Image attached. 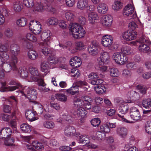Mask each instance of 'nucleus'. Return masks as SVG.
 Segmentation results:
<instances>
[{"label": "nucleus", "instance_id": "1", "mask_svg": "<svg viewBox=\"0 0 151 151\" xmlns=\"http://www.w3.org/2000/svg\"><path fill=\"white\" fill-rule=\"evenodd\" d=\"M70 34L75 39H81L84 37L86 32L83 27L77 23H72L69 27Z\"/></svg>", "mask_w": 151, "mask_h": 151}, {"label": "nucleus", "instance_id": "2", "mask_svg": "<svg viewBox=\"0 0 151 151\" xmlns=\"http://www.w3.org/2000/svg\"><path fill=\"white\" fill-rule=\"evenodd\" d=\"M17 64H15L11 65H6L5 68L7 72H9L12 70L16 76H20L22 78H26L28 76V70L25 67H20L18 68Z\"/></svg>", "mask_w": 151, "mask_h": 151}, {"label": "nucleus", "instance_id": "3", "mask_svg": "<svg viewBox=\"0 0 151 151\" xmlns=\"http://www.w3.org/2000/svg\"><path fill=\"white\" fill-rule=\"evenodd\" d=\"M93 99L87 96H84L82 97H76L73 100L74 105L76 107L83 106L88 109L91 108V103Z\"/></svg>", "mask_w": 151, "mask_h": 151}, {"label": "nucleus", "instance_id": "4", "mask_svg": "<svg viewBox=\"0 0 151 151\" xmlns=\"http://www.w3.org/2000/svg\"><path fill=\"white\" fill-rule=\"evenodd\" d=\"M20 52L19 47L15 44H12L10 47V61L4 65V68H6V65H11L15 64H17L18 59L17 57Z\"/></svg>", "mask_w": 151, "mask_h": 151}, {"label": "nucleus", "instance_id": "5", "mask_svg": "<svg viewBox=\"0 0 151 151\" xmlns=\"http://www.w3.org/2000/svg\"><path fill=\"white\" fill-rule=\"evenodd\" d=\"M21 88L22 90L20 91L21 94L28 98L30 102H35L37 95L36 90L30 88H27V87Z\"/></svg>", "mask_w": 151, "mask_h": 151}, {"label": "nucleus", "instance_id": "6", "mask_svg": "<svg viewBox=\"0 0 151 151\" xmlns=\"http://www.w3.org/2000/svg\"><path fill=\"white\" fill-rule=\"evenodd\" d=\"M112 58L115 62L117 64L124 65L126 63L128 60V57L126 55L122 54L121 52H114Z\"/></svg>", "mask_w": 151, "mask_h": 151}, {"label": "nucleus", "instance_id": "7", "mask_svg": "<svg viewBox=\"0 0 151 151\" xmlns=\"http://www.w3.org/2000/svg\"><path fill=\"white\" fill-rule=\"evenodd\" d=\"M29 29L35 35L39 34L41 31V26L40 22L36 20L31 21L29 23Z\"/></svg>", "mask_w": 151, "mask_h": 151}, {"label": "nucleus", "instance_id": "8", "mask_svg": "<svg viewBox=\"0 0 151 151\" xmlns=\"http://www.w3.org/2000/svg\"><path fill=\"white\" fill-rule=\"evenodd\" d=\"M110 61V56L108 52L103 51L100 54V56L97 59V63L100 64L104 63L107 65Z\"/></svg>", "mask_w": 151, "mask_h": 151}, {"label": "nucleus", "instance_id": "9", "mask_svg": "<svg viewBox=\"0 0 151 151\" xmlns=\"http://www.w3.org/2000/svg\"><path fill=\"white\" fill-rule=\"evenodd\" d=\"M88 49L89 54L93 55H95L99 53L100 47L98 42L93 41L88 45Z\"/></svg>", "mask_w": 151, "mask_h": 151}, {"label": "nucleus", "instance_id": "10", "mask_svg": "<svg viewBox=\"0 0 151 151\" xmlns=\"http://www.w3.org/2000/svg\"><path fill=\"white\" fill-rule=\"evenodd\" d=\"M64 133L66 136L69 137H72L74 136L78 137L80 135V133L76 132L75 128L71 126H67L65 127Z\"/></svg>", "mask_w": 151, "mask_h": 151}, {"label": "nucleus", "instance_id": "11", "mask_svg": "<svg viewBox=\"0 0 151 151\" xmlns=\"http://www.w3.org/2000/svg\"><path fill=\"white\" fill-rule=\"evenodd\" d=\"M89 80H91V83L92 85L101 84L103 82V80L101 78L100 75L96 72L91 73L88 76Z\"/></svg>", "mask_w": 151, "mask_h": 151}, {"label": "nucleus", "instance_id": "12", "mask_svg": "<svg viewBox=\"0 0 151 151\" xmlns=\"http://www.w3.org/2000/svg\"><path fill=\"white\" fill-rule=\"evenodd\" d=\"M113 18L111 16L107 14L103 16L101 18L100 22L104 27H109L113 23Z\"/></svg>", "mask_w": 151, "mask_h": 151}, {"label": "nucleus", "instance_id": "13", "mask_svg": "<svg viewBox=\"0 0 151 151\" xmlns=\"http://www.w3.org/2000/svg\"><path fill=\"white\" fill-rule=\"evenodd\" d=\"M29 71L31 75L30 78L28 79L29 82L37 81L39 78V73L37 68L30 66L29 68Z\"/></svg>", "mask_w": 151, "mask_h": 151}, {"label": "nucleus", "instance_id": "14", "mask_svg": "<svg viewBox=\"0 0 151 151\" xmlns=\"http://www.w3.org/2000/svg\"><path fill=\"white\" fill-rule=\"evenodd\" d=\"M52 33L49 30L43 31L41 35V40L44 41L43 43H45L47 45H49L50 43V40Z\"/></svg>", "mask_w": 151, "mask_h": 151}, {"label": "nucleus", "instance_id": "15", "mask_svg": "<svg viewBox=\"0 0 151 151\" xmlns=\"http://www.w3.org/2000/svg\"><path fill=\"white\" fill-rule=\"evenodd\" d=\"M9 58V55L5 52H1L0 54V66L2 67L4 71L6 72H7L6 71L4 66L5 64L9 63L8 62L10 61Z\"/></svg>", "mask_w": 151, "mask_h": 151}, {"label": "nucleus", "instance_id": "16", "mask_svg": "<svg viewBox=\"0 0 151 151\" xmlns=\"http://www.w3.org/2000/svg\"><path fill=\"white\" fill-rule=\"evenodd\" d=\"M137 33L135 31L130 32H124L122 34V37L125 40L127 41L132 40L136 38Z\"/></svg>", "mask_w": 151, "mask_h": 151}, {"label": "nucleus", "instance_id": "17", "mask_svg": "<svg viewBox=\"0 0 151 151\" xmlns=\"http://www.w3.org/2000/svg\"><path fill=\"white\" fill-rule=\"evenodd\" d=\"M112 37L110 35H106L103 36L102 39V44L105 47H109L113 43Z\"/></svg>", "mask_w": 151, "mask_h": 151}, {"label": "nucleus", "instance_id": "18", "mask_svg": "<svg viewBox=\"0 0 151 151\" xmlns=\"http://www.w3.org/2000/svg\"><path fill=\"white\" fill-rule=\"evenodd\" d=\"M130 114L131 118L134 120H138L141 118V116L139 109L133 106L130 109Z\"/></svg>", "mask_w": 151, "mask_h": 151}, {"label": "nucleus", "instance_id": "19", "mask_svg": "<svg viewBox=\"0 0 151 151\" xmlns=\"http://www.w3.org/2000/svg\"><path fill=\"white\" fill-rule=\"evenodd\" d=\"M76 114L77 116L80 117L82 119H80V122L83 123L84 122L83 119L86 117L87 116L88 112L84 108L80 107L77 110Z\"/></svg>", "mask_w": 151, "mask_h": 151}, {"label": "nucleus", "instance_id": "20", "mask_svg": "<svg viewBox=\"0 0 151 151\" xmlns=\"http://www.w3.org/2000/svg\"><path fill=\"white\" fill-rule=\"evenodd\" d=\"M99 16L96 12H90L88 14V19L89 22L92 24L96 22L99 19Z\"/></svg>", "mask_w": 151, "mask_h": 151}, {"label": "nucleus", "instance_id": "21", "mask_svg": "<svg viewBox=\"0 0 151 151\" xmlns=\"http://www.w3.org/2000/svg\"><path fill=\"white\" fill-rule=\"evenodd\" d=\"M12 133V131L10 128H4L0 130V138L10 137Z\"/></svg>", "mask_w": 151, "mask_h": 151}, {"label": "nucleus", "instance_id": "22", "mask_svg": "<svg viewBox=\"0 0 151 151\" xmlns=\"http://www.w3.org/2000/svg\"><path fill=\"white\" fill-rule=\"evenodd\" d=\"M25 116L26 119L30 122H33L38 119L36 113L31 110L27 111Z\"/></svg>", "mask_w": 151, "mask_h": 151}, {"label": "nucleus", "instance_id": "23", "mask_svg": "<svg viewBox=\"0 0 151 151\" xmlns=\"http://www.w3.org/2000/svg\"><path fill=\"white\" fill-rule=\"evenodd\" d=\"M108 9L107 5L104 3H99L97 7V12L101 14H106L108 11Z\"/></svg>", "mask_w": 151, "mask_h": 151}, {"label": "nucleus", "instance_id": "24", "mask_svg": "<svg viewBox=\"0 0 151 151\" xmlns=\"http://www.w3.org/2000/svg\"><path fill=\"white\" fill-rule=\"evenodd\" d=\"M1 86L0 88V91L4 92L6 91H12L16 90L18 88L17 86H6V82H1Z\"/></svg>", "mask_w": 151, "mask_h": 151}, {"label": "nucleus", "instance_id": "25", "mask_svg": "<svg viewBox=\"0 0 151 151\" xmlns=\"http://www.w3.org/2000/svg\"><path fill=\"white\" fill-rule=\"evenodd\" d=\"M1 86L0 88V91L4 92L6 91H12L16 90L18 88L17 86H6V82H1Z\"/></svg>", "mask_w": 151, "mask_h": 151}, {"label": "nucleus", "instance_id": "26", "mask_svg": "<svg viewBox=\"0 0 151 151\" xmlns=\"http://www.w3.org/2000/svg\"><path fill=\"white\" fill-rule=\"evenodd\" d=\"M134 8L131 4H128L124 9L123 15L127 16L132 15L134 12Z\"/></svg>", "mask_w": 151, "mask_h": 151}, {"label": "nucleus", "instance_id": "27", "mask_svg": "<svg viewBox=\"0 0 151 151\" xmlns=\"http://www.w3.org/2000/svg\"><path fill=\"white\" fill-rule=\"evenodd\" d=\"M46 5L44 3L40 1L37 2L35 5L33 11L35 13L42 12L45 10V6Z\"/></svg>", "mask_w": 151, "mask_h": 151}, {"label": "nucleus", "instance_id": "28", "mask_svg": "<svg viewBox=\"0 0 151 151\" xmlns=\"http://www.w3.org/2000/svg\"><path fill=\"white\" fill-rule=\"evenodd\" d=\"M88 4V0H78L76 5L77 9L83 10L87 8Z\"/></svg>", "mask_w": 151, "mask_h": 151}, {"label": "nucleus", "instance_id": "29", "mask_svg": "<svg viewBox=\"0 0 151 151\" xmlns=\"http://www.w3.org/2000/svg\"><path fill=\"white\" fill-rule=\"evenodd\" d=\"M94 89L96 93L99 94H103L106 91V88L105 86L101 84H95Z\"/></svg>", "mask_w": 151, "mask_h": 151}, {"label": "nucleus", "instance_id": "30", "mask_svg": "<svg viewBox=\"0 0 151 151\" xmlns=\"http://www.w3.org/2000/svg\"><path fill=\"white\" fill-rule=\"evenodd\" d=\"M105 137L106 135L105 133L100 131L97 132L95 135L91 136V138L93 139L97 140L99 141L104 140Z\"/></svg>", "mask_w": 151, "mask_h": 151}, {"label": "nucleus", "instance_id": "31", "mask_svg": "<svg viewBox=\"0 0 151 151\" xmlns=\"http://www.w3.org/2000/svg\"><path fill=\"white\" fill-rule=\"evenodd\" d=\"M81 63V58L77 56H75L72 58L70 61V65L76 68L79 67Z\"/></svg>", "mask_w": 151, "mask_h": 151}, {"label": "nucleus", "instance_id": "32", "mask_svg": "<svg viewBox=\"0 0 151 151\" xmlns=\"http://www.w3.org/2000/svg\"><path fill=\"white\" fill-rule=\"evenodd\" d=\"M77 138V141L78 143L80 144H83L85 145H87L89 143L90 139L86 135H81L78 136Z\"/></svg>", "mask_w": 151, "mask_h": 151}, {"label": "nucleus", "instance_id": "33", "mask_svg": "<svg viewBox=\"0 0 151 151\" xmlns=\"http://www.w3.org/2000/svg\"><path fill=\"white\" fill-rule=\"evenodd\" d=\"M119 106L118 109V111L120 114H125L128 111L129 109L128 105L125 102H122L120 104Z\"/></svg>", "mask_w": 151, "mask_h": 151}, {"label": "nucleus", "instance_id": "34", "mask_svg": "<svg viewBox=\"0 0 151 151\" xmlns=\"http://www.w3.org/2000/svg\"><path fill=\"white\" fill-rule=\"evenodd\" d=\"M13 8L15 12H20L23 9V3L19 1H15L13 3Z\"/></svg>", "mask_w": 151, "mask_h": 151}, {"label": "nucleus", "instance_id": "35", "mask_svg": "<svg viewBox=\"0 0 151 151\" xmlns=\"http://www.w3.org/2000/svg\"><path fill=\"white\" fill-rule=\"evenodd\" d=\"M53 67L50 65V64L46 61H44L42 63L41 65V69L42 72L47 74L49 71L50 68H53Z\"/></svg>", "mask_w": 151, "mask_h": 151}, {"label": "nucleus", "instance_id": "36", "mask_svg": "<svg viewBox=\"0 0 151 151\" xmlns=\"http://www.w3.org/2000/svg\"><path fill=\"white\" fill-rule=\"evenodd\" d=\"M116 132L117 134L121 137L125 138L127 133V130L124 127H120L117 128Z\"/></svg>", "mask_w": 151, "mask_h": 151}, {"label": "nucleus", "instance_id": "37", "mask_svg": "<svg viewBox=\"0 0 151 151\" xmlns=\"http://www.w3.org/2000/svg\"><path fill=\"white\" fill-rule=\"evenodd\" d=\"M20 128L22 131L25 133H29L32 129V127L27 123H23L21 124Z\"/></svg>", "mask_w": 151, "mask_h": 151}, {"label": "nucleus", "instance_id": "38", "mask_svg": "<svg viewBox=\"0 0 151 151\" xmlns=\"http://www.w3.org/2000/svg\"><path fill=\"white\" fill-rule=\"evenodd\" d=\"M17 113L16 110L14 111L12 114L11 120L10 122V124L12 128H16L17 127V118L16 116Z\"/></svg>", "mask_w": 151, "mask_h": 151}, {"label": "nucleus", "instance_id": "39", "mask_svg": "<svg viewBox=\"0 0 151 151\" xmlns=\"http://www.w3.org/2000/svg\"><path fill=\"white\" fill-rule=\"evenodd\" d=\"M35 104L36 107L37 108V110L38 114H42L43 111V109L47 112H50V111L47 107V108H45V106H47V104L45 105L44 106H43L41 104L37 102L35 103Z\"/></svg>", "mask_w": 151, "mask_h": 151}, {"label": "nucleus", "instance_id": "40", "mask_svg": "<svg viewBox=\"0 0 151 151\" xmlns=\"http://www.w3.org/2000/svg\"><path fill=\"white\" fill-rule=\"evenodd\" d=\"M64 15L65 17L68 21H73L76 17L73 12L70 10L66 11Z\"/></svg>", "mask_w": 151, "mask_h": 151}, {"label": "nucleus", "instance_id": "41", "mask_svg": "<svg viewBox=\"0 0 151 151\" xmlns=\"http://www.w3.org/2000/svg\"><path fill=\"white\" fill-rule=\"evenodd\" d=\"M27 56L30 59L32 60H36L38 56L37 52L32 49H30L28 51Z\"/></svg>", "mask_w": 151, "mask_h": 151}, {"label": "nucleus", "instance_id": "42", "mask_svg": "<svg viewBox=\"0 0 151 151\" xmlns=\"http://www.w3.org/2000/svg\"><path fill=\"white\" fill-rule=\"evenodd\" d=\"M127 97L132 100H136L139 97V93L135 91H129L127 94Z\"/></svg>", "mask_w": 151, "mask_h": 151}, {"label": "nucleus", "instance_id": "43", "mask_svg": "<svg viewBox=\"0 0 151 151\" xmlns=\"http://www.w3.org/2000/svg\"><path fill=\"white\" fill-rule=\"evenodd\" d=\"M139 50L141 52L149 53L150 52V47L146 44L140 45L139 47Z\"/></svg>", "mask_w": 151, "mask_h": 151}, {"label": "nucleus", "instance_id": "44", "mask_svg": "<svg viewBox=\"0 0 151 151\" xmlns=\"http://www.w3.org/2000/svg\"><path fill=\"white\" fill-rule=\"evenodd\" d=\"M40 45L42 47V52L45 55H46L52 53L50 49L48 47L49 45H47L45 43H43L42 42L40 43Z\"/></svg>", "mask_w": 151, "mask_h": 151}, {"label": "nucleus", "instance_id": "45", "mask_svg": "<svg viewBox=\"0 0 151 151\" xmlns=\"http://www.w3.org/2000/svg\"><path fill=\"white\" fill-rule=\"evenodd\" d=\"M64 90L65 91L64 92H66L67 94L72 95H73L78 92V89L77 86H73L69 88Z\"/></svg>", "mask_w": 151, "mask_h": 151}, {"label": "nucleus", "instance_id": "46", "mask_svg": "<svg viewBox=\"0 0 151 151\" xmlns=\"http://www.w3.org/2000/svg\"><path fill=\"white\" fill-rule=\"evenodd\" d=\"M3 138L4 139V144L5 145L11 146L13 145L14 139L13 137H6Z\"/></svg>", "mask_w": 151, "mask_h": 151}, {"label": "nucleus", "instance_id": "47", "mask_svg": "<svg viewBox=\"0 0 151 151\" xmlns=\"http://www.w3.org/2000/svg\"><path fill=\"white\" fill-rule=\"evenodd\" d=\"M77 86L83 89L84 91H86L89 88L88 84L84 81H79L77 83Z\"/></svg>", "mask_w": 151, "mask_h": 151}, {"label": "nucleus", "instance_id": "48", "mask_svg": "<svg viewBox=\"0 0 151 151\" xmlns=\"http://www.w3.org/2000/svg\"><path fill=\"white\" fill-rule=\"evenodd\" d=\"M32 145L33 147L37 150H42L44 148V144L37 141L32 142Z\"/></svg>", "mask_w": 151, "mask_h": 151}, {"label": "nucleus", "instance_id": "49", "mask_svg": "<svg viewBox=\"0 0 151 151\" xmlns=\"http://www.w3.org/2000/svg\"><path fill=\"white\" fill-rule=\"evenodd\" d=\"M43 126L46 128L52 129L55 127V124L52 121H45L43 122Z\"/></svg>", "mask_w": 151, "mask_h": 151}, {"label": "nucleus", "instance_id": "50", "mask_svg": "<svg viewBox=\"0 0 151 151\" xmlns=\"http://www.w3.org/2000/svg\"><path fill=\"white\" fill-rule=\"evenodd\" d=\"M122 4L119 0H115L112 6V9L115 11L119 10L122 8Z\"/></svg>", "mask_w": 151, "mask_h": 151}, {"label": "nucleus", "instance_id": "51", "mask_svg": "<svg viewBox=\"0 0 151 151\" xmlns=\"http://www.w3.org/2000/svg\"><path fill=\"white\" fill-rule=\"evenodd\" d=\"M143 107L146 109H149L151 107V99L148 98L144 99L142 102Z\"/></svg>", "mask_w": 151, "mask_h": 151}, {"label": "nucleus", "instance_id": "52", "mask_svg": "<svg viewBox=\"0 0 151 151\" xmlns=\"http://www.w3.org/2000/svg\"><path fill=\"white\" fill-rule=\"evenodd\" d=\"M58 20L54 17H50L47 20V24L50 25H55L58 23Z\"/></svg>", "mask_w": 151, "mask_h": 151}, {"label": "nucleus", "instance_id": "53", "mask_svg": "<svg viewBox=\"0 0 151 151\" xmlns=\"http://www.w3.org/2000/svg\"><path fill=\"white\" fill-rule=\"evenodd\" d=\"M76 48L78 50H82L86 47L84 43L82 41H77L75 43Z\"/></svg>", "mask_w": 151, "mask_h": 151}, {"label": "nucleus", "instance_id": "54", "mask_svg": "<svg viewBox=\"0 0 151 151\" xmlns=\"http://www.w3.org/2000/svg\"><path fill=\"white\" fill-rule=\"evenodd\" d=\"M110 75L112 77H118L119 75V72L117 68H113L109 70Z\"/></svg>", "mask_w": 151, "mask_h": 151}, {"label": "nucleus", "instance_id": "55", "mask_svg": "<svg viewBox=\"0 0 151 151\" xmlns=\"http://www.w3.org/2000/svg\"><path fill=\"white\" fill-rule=\"evenodd\" d=\"M122 54L125 55L130 54L132 52L131 47L129 46H125L122 47L121 49Z\"/></svg>", "mask_w": 151, "mask_h": 151}, {"label": "nucleus", "instance_id": "56", "mask_svg": "<svg viewBox=\"0 0 151 151\" xmlns=\"http://www.w3.org/2000/svg\"><path fill=\"white\" fill-rule=\"evenodd\" d=\"M27 22V19L24 17H21L18 19L16 21L17 24L19 27L25 26Z\"/></svg>", "mask_w": 151, "mask_h": 151}, {"label": "nucleus", "instance_id": "57", "mask_svg": "<svg viewBox=\"0 0 151 151\" xmlns=\"http://www.w3.org/2000/svg\"><path fill=\"white\" fill-rule=\"evenodd\" d=\"M136 89L142 94H145L146 93L147 88L142 85H139L136 86Z\"/></svg>", "mask_w": 151, "mask_h": 151}, {"label": "nucleus", "instance_id": "58", "mask_svg": "<svg viewBox=\"0 0 151 151\" xmlns=\"http://www.w3.org/2000/svg\"><path fill=\"white\" fill-rule=\"evenodd\" d=\"M23 4L26 7L30 8L33 6L34 5L33 0H23Z\"/></svg>", "mask_w": 151, "mask_h": 151}, {"label": "nucleus", "instance_id": "59", "mask_svg": "<svg viewBox=\"0 0 151 151\" xmlns=\"http://www.w3.org/2000/svg\"><path fill=\"white\" fill-rule=\"evenodd\" d=\"M55 97L57 100L62 101H65L67 100V96L62 94H56L55 95Z\"/></svg>", "mask_w": 151, "mask_h": 151}, {"label": "nucleus", "instance_id": "60", "mask_svg": "<svg viewBox=\"0 0 151 151\" xmlns=\"http://www.w3.org/2000/svg\"><path fill=\"white\" fill-rule=\"evenodd\" d=\"M0 12L1 15H3V16H5L6 17H8L10 13L9 10L5 6L2 7L0 10Z\"/></svg>", "mask_w": 151, "mask_h": 151}, {"label": "nucleus", "instance_id": "61", "mask_svg": "<svg viewBox=\"0 0 151 151\" xmlns=\"http://www.w3.org/2000/svg\"><path fill=\"white\" fill-rule=\"evenodd\" d=\"M4 35L7 38L11 37L13 35V32L12 30L9 28H7L5 29L4 31Z\"/></svg>", "mask_w": 151, "mask_h": 151}, {"label": "nucleus", "instance_id": "62", "mask_svg": "<svg viewBox=\"0 0 151 151\" xmlns=\"http://www.w3.org/2000/svg\"><path fill=\"white\" fill-rule=\"evenodd\" d=\"M58 62V59L54 56H50L49 58V63L50 65L51 66L52 64H55Z\"/></svg>", "mask_w": 151, "mask_h": 151}, {"label": "nucleus", "instance_id": "63", "mask_svg": "<svg viewBox=\"0 0 151 151\" xmlns=\"http://www.w3.org/2000/svg\"><path fill=\"white\" fill-rule=\"evenodd\" d=\"M26 38L27 40L32 42H35L37 41L36 37L31 33H27L26 35Z\"/></svg>", "mask_w": 151, "mask_h": 151}, {"label": "nucleus", "instance_id": "64", "mask_svg": "<svg viewBox=\"0 0 151 151\" xmlns=\"http://www.w3.org/2000/svg\"><path fill=\"white\" fill-rule=\"evenodd\" d=\"M146 132L148 134H151V121L147 122L145 126Z\"/></svg>", "mask_w": 151, "mask_h": 151}]
</instances>
